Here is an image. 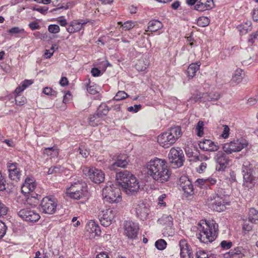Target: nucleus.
<instances>
[{
  "instance_id": "f257e3e1",
  "label": "nucleus",
  "mask_w": 258,
  "mask_h": 258,
  "mask_svg": "<svg viewBox=\"0 0 258 258\" xmlns=\"http://www.w3.org/2000/svg\"><path fill=\"white\" fill-rule=\"evenodd\" d=\"M148 176L159 183H164L169 180L171 172L165 160L157 157L150 160L146 165Z\"/></svg>"
},
{
  "instance_id": "f03ea898",
  "label": "nucleus",
  "mask_w": 258,
  "mask_h": 258,
  "mask_svg": "<svg viewBox=\"0 0 258 258\" xmlns=\"http://www.w3.org/2000/svg\"><path fill=\"white\" fill-rule=\"evenodd\" d=\"M218 224L213 220H203L198 224L199 233L197 238L202 243H208L214 241L218 233Z\"/></svg>"
},
{
  "instance_id": "7ed1b4c3",
  "label": "nucleus",
  "mask_w": 258,
  "mask_h": 258,
  "mask_svg": "<svg viewBox=\"0 0 258 258\" xmlns=\"http://www.w3.org/2000/svg\"><path fill=\"white\" fill-rule=\"evenodd\" d=\"M115 177L117 182L124 188L126 194L132 195L138 191L140 188L139 181L130 171L124 170L117 172Z\"/></svg>"
},
{
  "instance_id": "20e7f679",
  "label": "nucleus",
  "mask_w": 258,
  "mask_h": 258,
  "mask_svg": "<svg viewBox=\"0 0 258 258\" xmlns=\"http://www.w3.org/2000/svg\"><path fill=\"white\" fill-rule=\"evenodd\" d=\"M181 127L175 126L160 134L157 138L158 143L164 148H168L173 145L181 136Z\"/></svg>"
},
{
  "instance_id": "39448f33",
  "label": "nucleus",
  "mask_w": 258,
  "mask_h": 258,
  "mask_svg": "<svg viewBox=\"0 0 258 258\" xmlns=\"http://www.w3.org/2000/svg\"><path fill=\"white\" fill-rule=\"evenodd\" d=\"M229 197L225 194L224 189L218 188L208 199V202L214 210L220 212L225 210V206L229 205Z\"/></svg>"
},
{
  "instance_id": "423d86ee",
  "label": "nucleus",
  "mask_w": 258,
  "mask_h": 258,
  "mask_svg": "<svg viewBox=\"0 0 258 258\" xmlns=\"http://www.w3.org/2000/svg\"><path fill=\"white\" fill-rule=\"evenodd\" d=\"M102 196L104 200L109 203H117L121 201V191L116 184L108 182L102 189Z\"/></svg>"
},
{
  "instance_id": "0eeeda50",
  "label": "nucleus",
  "mask_w": 258,
  "mask_h": 258,
  "mask_svg": "<svg viewBox=\"0 0 258 258\" xmlns=\"http://www.w3.org/2000/svg\"><path fill=\"white\" fill-rule=\"evenodd\" d=\"M87 193L86 183L80 181L72 183L66 189V194L71 199L75 200H79L84 198L86 196Z\"/></svg>"
},
{
  "instance_id": "6e6552de",
  "label": "nucleus",
  "mask_w": 258,
  "mask_h": 258,
  "mask_svg": "<svg viewBox=\"0 0 258 258\" xmlns=\"http://www.w3.org/2000/svg\"><path fill=\"white\" fill-rule=\"evenodd\" d=\"M242 173L244 182L247 186L251 187L256 182L255 171L258 169L253 166V165L247 160H244L242 166Z\"/></svg>"
},
{
  "instance_id": "1a4fd4ad",
  "label": "nucleus",
  "mask_w": 258,
  "mask_h": 258,
  "mask_svg": "<svg viewBox=\"0 0 258 258\" xmlns=\"http://www.w3.org/2000/svg\"><path fill=\"white\" fill-rule=\"evenodd\" d=\"M168 158L171 166L174 168L181 167L185 160L183 152L179 148H171L168 154Z\"/></svg>"
},
{
  "instance_id": "9d476101",
  "label": "nucleus",
  "mask_w": 258,
  "mask_h": 258,
  "mask_svg": "<svg viewBox=\"0 0 258 258\" xmlns=\"http://www.w3.org/2000/svg\"><path fill=\"white\" fill-rule=\"evenodd\" d=\"M248 144L247 140L243 138H240L224 144L222 149L227 154H230L233 152L240 151L246 147Z\"/></svg>"
},
{
  "instance_id": "9b49d317",
  "label": "nucleus",
  "mask_w": 258,
  "mask_h": 258,
  "mask_svg": "<svg viewBox=\"0 0 258 258\" xmlns=\"http://www.w3.org/2000/svg\"><path fill=\"white\" fill-rule=\"evenodd\" d=\"M84 174L88 176L93 182L99 184L104 181L105 174L101 170L94 167H84L83 169Z\"/></svg>"
},
{
  "instance_id": "f8f14e48",
  "label": "nucleus",
  "mask_w": 258,
  "mask_h": 258,
  "mask_svg": "<svg viewBox=\"0 0 258 258\" xmlns=\"http://www.w3.org/2000/svg\"><path fill=\"white\" fill-rule=\"evenodd\" d=\"M57 200L51 197H46L43 198L40 204L41 211L47 214H53L56 210Z\"/></svg>"
},
{
  "instance_id": "ddd939ff",
  "label": "nucleus",
  "mask_w": 258,
  "mask_h": 258,
  "mask_svg": "<svg viewBox=\"0 0 258 258\" xmlns=\"http://www.w3.org/2000/svg\"><path fill=\"white\" fill-rule=\"evenodd\" d=\"M228 154L226 152L218 151L214 154V160L216 163V170L218 171H223L228 166L230 162Z\"/></svg>"
},
{
  "instance_id": "4468645a",
  "label": "nucleus",
  "mask_w": 258,
  "mask_h": 258,
  "mask_svg": "<svg viewBox=\"0 0 258 258\" xmlns=\"http://www.w3.org/2000/svg\"><path fill=\"white\" fill-rule=\"evenodd\" d=\"M134 209L138 218L143 221L147 219L150 213L148 204L142 200L139 201L134 204Z\"/></svg>"
},
{
  "instance_id": "2eb2a0df",
  "label": "nucleus",
  "mask_w": 258,
  "mask_h": 258,
  "mask_svg": "<svg viewBox=\"0 0 258 258\" xmlns=\"http://www.w3.org/2000/svg\"><path fill=\"white\" fill-rule=\"evenodd\" d=\"M179 187L183 191L184 196L186 198L192 197L194 194V189L191 181L186 176H182L178 180Z\"/></svg>"
},
{
  "instance_id": "dca6fc26",
  "label": "nucleus",
  "mask_w": 258,
  "mask_h": 258,
  "mask_svg": "<svg viewBox=\"0 0 258 258\" xmlns=\"http://www.w3.org/2000/svg\"><path fill=\"white\" fill-rule=\"evenodd\" d=\"M18 215L23 220L32 223L38 221L40 218L39 214L30 208L21 209L18 212Z\"/></svg>"
},
{
  "instance_id": "f3484780",
  "label": "nucleus",
  "mask_w": 258,
  "mask_h": 258,
  "mask_svg": "<svg viewBox=\"0 0 258 258\" xmlns=\"http://www.w3.org/2000/svg\"><path fill=\"white\" fill-rule=\"evenodd\" d=\"M115 216L114 211L111 208H106L102 209L98 215L102 225L107 227L110 225Z\"/></svg>"
},
{
  "instance_id": "a211bd4d",
  "label": "nucleus",
  "mask_w": 258,
  "mask_h": 258,
  "mask_svg": "<svg viewBox=\"0 0 258 258\" xmlns=\"http://www.w3.org/2000/svg\"><path fill=\"white\" fill-rule=\"evenodd\" d=\"M139 229L138 224L133 221H126L124 223V234L129 239H136Z\"/></svg>"
},
{
  "instance_id": "6ab92c4d",
  "label": "nucleus",
  "mask_w": 258,
  "mask_h": 258,
  "mask_svg": "<svg viewBox=\"0 0 258 258\" xmlns=\"http://www.w3.org/2000/svg\"><path fill=\"white\" fill-rule=\"evenodd\" d=\"M36 187V183L33 178L27 177L21 186L22 192L26 196L34 192Z\"/></svg>"
},
{
  "instance_id": "aec40b11",
  "label": "nucleus",
  "mask_w": 258,
  "mask_h": 258,
  "mask_svg": "<svg viewBox=\"0 0 258 258\" xmlns=\"http://www.w3.org/2000/svg\"><path fill=\"white\" fill-rule=\"evenodd\" d=\"M7 167L9 172V177L11 180L18 181L20 179L21 172L19 164L17 163L8 162Z\"/></svg>"
},
{
  "instance_id": "412c9836",
  "label": "nucleus",
  "mask_w": 258,
  "mask_h": 258,
  "mask_svg": "<svg viewBox=\"0 0 258 258\" xmlns=\"http://www.w3.org/2000/svg\"><path fill=\"white\" fill-rule=\"evenodd\" d=\"M199 146L201 150L205 151L215 152L219 149V146L217 143L209 139L199 141Z\"/></svg>"
},
{
  "instance_id": "4be33fe9",
  "label": "nucleus",
  "mask_w": 258,
  "mask_h": 258,
  "mask_svg": "<svg viewBox=\"0 0 258 258\" xmlns=\"http://www.w3.org/2000/svg\"><path fill=\"white\" fill-rule=\"evenodd\" d=\"M89 22V21L88 20H74L70 23L67 28V31L70 34L77 32L81 30L83 26Z\"/></svg>"
},
{
  "instance_id": "5701e85b",
  "label": "nucleus",
  "mask_w": 258,
  "mask_h": 258,
  "mask_svg": "<svg viewBox=\"0 0 258 258\" xmlns=\"http://www.w3.org/2000/svg\"><path fill=\"white\" fill-rule=\"evenodd\" d=\"M85 229L87 232L92 235L91 236L93 238L99 236L101 233L99 226L93 220L87 222Z\"/></svg>"
},
{
  "instance_id": "b1692460",
  "label": "nucleus",
  "mask_w": 258,
  "mask_h": 258,
  "mask_svg": "<svg viewBox=\"0 0 258 258\" xmlns=\"http://www.w3.org/2000/svg\"><path fill=\"white\" fill-rule=\"evenodd\" d=\"M214 6L213 0H199L195 6V10L205 11L211 9Z\"/></svg>"
},
{
  "instance_id": "393cba45",
  "label": "nucleus",
  "mask_w": 258,
  "mask_h": 258,
  "mask_svg": "<svg viewBox=\"0 0 258 258\" xmlns=\"http://www.w3.org/2000/svg\"><path fill=\"white\" fill-rule=\"evenodd\" d=\"M181 258H192V253L189 249L188 245L185 240H181L179 242Z\"/></svg>"
},
{
  "instance_id": "a878e982",
  "label": "nucleus",
  "mask_w": 258,
  "mask_h": 258,
  "mask_svg": "<svg viewBox=\"0 0 258 258\" xmlns=\"http://www.w3.org/2000/svg\"><path fill=\"white\" fill-rule=\"evenodd\" d=\"M245 249L242 246H237L231 249L225 254L226 258H242L244 255Z\"/></svg>"
},
{
  "instance_id": "bb28decb",
  "label": "nucleus",
  "mask_w": 258,
  "mask_h": 258,
  "mask_svg": "<svg viewBox=\"0 0 258 258\" xmlns=\"http://www.w3.org/2000/svg\"><path fill=\"white\" fill-rule=\"evenodd\" d=\"M127 156L126 155H119L117 160L110 166L111 170H115L116 167L125 168L128 164Z\"/></svg>"
},
{
  "instance_id": "cd10ccee",
  "label": "nucleus",
  "mask_w": 258,
  "mask_h": 258,
  "mask_svg": "<svg viewBox=\"0 0 258 258\" xmlns=\"http://www.w3.org/2000/svg\"><path fill=\"white\" fill-rule=\"evenodd\" d=\"M201 64L200 61H197L189 64L187 70V75L189 78H192L195 76L196 72L200 69Z\"/></svg>"
},
{
  "instance_id": "c85d7f7f",
  "label": "nucleus",
  "mask_w": 258,
  "mask_h": 258,
  "mask_svg": "<svg viewBox=\"0 0 258 258\" xmlns=\"http://www.w3.org/2000/svg\"><path fill=\"white\" fill-rule=\"evenodd\" d=\"M162 23L157 20H152L148 23V29L150 32H156L163 27Z\"/></svg>"
},
{
  "instance_id": "c756f323",
  "label": "nucleus",
  "mask_w": 258,
  "mask_h": 258,
  "mask_svg": "<svg viewBox=\"0 0 258 258\" xmlns=\"http://www.w3.org/2000/svg\"><path fill=\"white\" fill-rule=\"evenodd\" d=\"M26 202L28 204L32 207H35L39 202V200L41 198V196L36 194L32 193L30 195H27Z\"/></svg>"
},
{
  "instance_id": "7c9ffc66",
  "label": "nucleus",
  "mask_w": 258,
  "mask_h": 258,
  "mask_svg": "<svg viewBox=\"0 0 258 258\" xmlns=\"http://www.w3.org/2000/svg\"><path fill=\"white\" fill-rule=\"evenodd\" d=\"M43 154L51 158L57 157L59 154V149L56 145L52 147L45 148L44 149Z\"/></svg>"
},
{
  "instance_id": "2f4dec72",
  "label": "nucleus",
  "mask_w": 258,
  "mask_h": 258,
  "mask_svg": "<svg viewBox=\"0 0 258 258\" xmlns=\"http://www.w3.org/2000/svg\"><path fill=\"white\" fill-rule=\"evenodd\" d=\"M251 22L247 21L244 24H240L237 26V28L240 32V34L244 35L250 31L252 29Z\"/></svg>"
},
{
  "instance_id": "473e14b6",
  "label": "nucleus",
  "mask_w": 258,
  "mask_h": 258,
  "mask_svg": "<svg viewBox=\"0 0 258 258\" xmlns=\"http://www.w3.org/2000/svg\"><path fill=\"white\" fill-rule=\"evenodd\" d=\"M220 97V94L217 92H212L209 93H204V102L218 100Z\"/></svg>"
},
{
  "instance_id": "72a5a7b5",
  "label": "nucleus",
  "mask_w": 258,
  "mask_h": 258,
  "mask_svg": "<svg viewBox=\"0 0 258 258\" xmlns=\"http://www.w3.org/2000/svg\"><path fill=\"white\" fill-rule=\"evenodd\" d=\"M149 64L148 60L146 58H141L137 61L135 64L136 69L139 72L144 71L146 70Z\"/></svg>"
},
{
  "instance_id": "f704fd0d",
  "label": "nucleus",
  "mask_w": 258,
  "mask_h": 258,
  "mask_svg": "<svg viewBox=\"0 0 258 258\" xmlns=\"http://www.w3.org/2000/svg\"><path fill=\"white\" fill-rule=\"evenodd\" d=\"M109 111V108L105 104L102 103L97 108L96 113L101 118L106 116Z\"/></svg>"
},
{
  "instance_id": "c9c22d12",
  "label": "nucleus",
  "mask_w": 258,
  "mask_h": 258,
  "mask_svg": "<svg viewBox=\"0 0 258 258\" xmlns=\"http://www.w3.org/2000/svg\"><path fill=\"white\" fill-rule=\"evenodd\" d=\"M101 117L95 113L89 117V124L92 126H97L101 120Z\"/></svg>"
},
{
  "instance_id": "e433bc0d",
  "label": "nucleus",
  "mask_w": 258,
  "mask_h": 258,
  "mask_svg": "<svg viewBox=\"0 0 258 258\" xmlns=\"http://www.w3.org/2000/svg\"><path fill=\"white\" fill-rule=\"evenodd\" d=\"M159 221L161 224L167 225L168 227H171L173 225V218L170 215H163L162 217L159 219Z\"/></svg>"
},
{
  "instance_id": "4c0bfd02",
  "label": "nucleus",
  "mask_w": 258,
  "mask_h": 258,
  "mask_svg": "<svg viewBox=\"0 0 258 258\" xmlns=\"http://www.w3.org/2000/svg\"><path fill=\"white\" fill-rule=\"evenodd\" d=\"M248 221L256 223L258 221V211L254 208L249 209L248 213Z\"/></svg>"
},
{
  "instance_id": "58836bf2",
  "label": "nucleus",
  "mask_w": 258,
  "mask_h": 258,
  "mask_svg": "<svg viewBox=\"0 0 258 258\" xmlns=\"http://www.w3.org/2000/svg\"><path fill=\"white\" fill-rule=\"evenodd\" d=\"M243 71L241 69H237L232 76V81L238 83L241 82L243 78Z\"/></svg>"
},
{
  "instance_id": "ea45409f",
  "label": "nucleus",
  "mask_w": 258,
  "mask_h": 258,
  "mask_svg": "<svg viewBox=\"0 0 258 258\" xmlns=\"http://www.w3.org/2000/svg\"><path fill=\"white\" fill-rule=\"evenodd\" d=\"M196 256L197 258H216L215 254L202 250L196 252Z\"/></svg>"
},
{
  "instance_id": "a19ab883",
  "label": "nucleus",
  "mask_w": 258,
  "mask_h": 258,
  "mask_svg": "<svg viewBox=\"0 0 258 258\" xmlns=\"http://www.w3.org/2000/svg\"><path fill=\"white\" fill-rule=\"evenodd\" d=\"M210 20L206 17H200L197 20V24L199 26L204 27L209 25Z\"/></svg>"
},
{
  "instance_id": "79ce46f5",
  "label": "nucleus",
  "mask_w": 258,
  "mask_h": 258,
  "mask_svg": "<svg viewBox=\"0 0 258 258\" xmlns=\"http://www.w3.org/2000/svg\"><path fill=\"white\" fill-rule=\"evenodd\" d=\"M204 93L201 92L197 93L195 96L190 97L188 101H194V102H204Z\"/></svg>"
},
{
  "instance_id": "37998d69",
  "label": "nucleus",
  "mask_w": 258,
  "mask_h": 258,
  "mask_svg": "<svg viewBox=\"0 0 258 258\" xmlns=\"http://www.w3.org/2000/svg\"><path fill=\"white\" fill-rule=\"evenodd\" d=\"M204 123L203 121L200 120L198 121L197 125L196 127L197 131V135L198 137H202L204 135Z\"/></svg>"
},
{
  "instance_id": "c03bdc74",
  "label": "nucleus",
  "mask_w": 258,
  "mask_h": 258,
  "mask_svg": "<svg viewBox=\"0 0 258 258\" xmlns=\"http://www.w3.org/2000/svg\"><path fill=\"white\" fill-rule=\"evenodd\" d=\"M155 245L160 250H164L167 245L166 242L163 239H160L155 242Z\"/></svg>"
},
{
  "instance_id": "a18cd8bd",
  "label": "nucleus",
  "mask_w": 258,
  "mask_h": 258,
  "mask_svg": "<svg viewBox=\"0 0 258 258\" xmlns=\"http://www.w3.org/2000/svg\"><path fill=\"white\" fill-rule=\"evenodd\" d=\"M128 96V95L124 91H119L116 93L115 96L113 98V100L119 101L125 99Z\"/></svg>"
},
{
  "instance_id": "49530a36",
  "label": "nucleus",
  "mask_w": 258,
  "mask_h": 258,
  "mask_svg": "<svg viewBox=\"0 0 258 258\" xmlns=\"http://www.w3.org/2000/svg\"><path fill=\"white\" fill-rule=\"evenodd\" d=\"M118 24H121L122 29L125 31L130 30L134 27V23L131 21H127L122 24L121 22H119Z\"/></svg>"
},
{
  "instance_id": "de8ad7c7",
  "label": "nucleus",
  "mask_w": 258,
  "mask_h": 258,
  "mask_svg": "<svg viewBox=\"0 0 258 258\" xmlns=\"http://www.w3.org/2000/svg\"><path fill=\"white\" fill-rule=\"evenodd\" d=\"M43 93L47 95L50 96L52 97H56L57 95V92L53 90L50 87H45L43 90Z\"/></svg>"
},
{
  "instance_id": "09e8293b",
  "label": "nucleus",
  "mask_w": 258,
  "mask_h": 258,
  "mask_svg": "<svg viewBox=\"0 0 258 258\" xmlns=\"http://www.w3.org/2000/svg\"><path fill=\"white\" fill-rule=\"evenodd\" d=\"M48 30L51 33L56 34L60 31V28L57 25L51 24L48 26Z\"/></svg>"
},
{
  "instance_id": "8fccbe9b",
  "label": "nucleus",
  "mask_w": 258,
  "mask_h": 258,
  "mask_svg": "<svg viewBox=\"0 0 258 258\" xmlns=\"http://www.w3.org/2000/svg\"><path fill=\"white\" fill-rule=\"evenodd\" d=\"M78 150L79 151L80 154L84 158L87 157L90 154L89 151L87 150L84 146L83 145L80 146Z\"/></svg>"
},
{
  "instance_id": "3c124183",
  "label": "nucleus",
  "mask_w": 258,
  "mask_h": 258,
  "mask_svg": "<svg viewBox=\"0 0 258 258\" xmlns=\"http://www.w3.org/2000/svg\"><path fill=\"white\" fill-rule=\"evenodd\" d=\"M232 242L230 241L223 240L221 242L220 246L223 249L227 250L232 246Z\"/></svg>"
},
{
  "instance_id": "603ef678",
  "label": "nucleus",
  "mask_w": 258,
  "mask_h": 258,
  "mask_svg": "<svg viewBox=\"0 0 258 258\" xmlns=\"http://www.w3.org/2000/svg\"><path fill=\"white\" fill-rule=\"evenodd\" d=\"M8 211V207L0 200V217L6 215Z\"/></svg>"
},
{
  "instance_id": "864d4df0",
  "label": "nucleus",
  "mask_w": 258,
  "mask_h": 258,
  "mask_svg": "<svg viewBox=\"0 0 258 258\" xmlns=\"http://www.w3.org/2000/svg\"><path fill=\"white\" fill-rule=\"evenodd\" d=\"M7 230V227L5 223L0 220V239H2L6 234Z\"/></svg>"
},
{
  "instance_id": "5fc2aeb1",
  "label": "nucleus",
  "mask_w": 258,
  "mask_h": 258,
  "mask_svg": "<svg viewBox=\"0 0 258 258\" xmlns=\"http://www.w3.org/2000/svg\"><path fill=\"white\" fill-rule=\"evenodd\" d=\"M60 168L61 166L59 165L52 166L48 169L47 173L48 174H52L58 173L60 171Z\"/></svg>"
},
{
  "instance_id": "6e6d98bb",
  "label": "nucleus",
  "mask_w": 258,
  "mask_h": 258,
  "mask_svg": "<svg viewBox=\"0 0 258 258\" xmlns=\"http://www.w3.org/2000/svg\"><path fill=\"white\" fill-rule=\"evenodd\" d=\"M8 32L10 34H19L24 32V29L23 28H20L18 27H14L9 29Z\"/></svg>"
},
{
  "instance_id": "4d7b16f0",
  "label": "nucleus",
  "mask_w": 258,
  "mask_h": 258,
  "mask_svg": "<svg viewBox=\"0 0 258 258\" xmlns=\"http://www.w3.org/2000/svg\"><path fill=\"white\" fill-rule=\"evenodd\" d=\"M224 129L221 134V136L224 139L227 138L229 136L230 128L227 125H223Z\"/></svg>"
},
{
  "instance_id": "13d9d810",
  "label": "nucleus",
  "mask_w": 258,
  "mask_h": 258,
  "mask_svg": "<svg viewBox=\"0 0 258 258\" xmlns=\"http://www.w3.org/2000/svg\"><path fill=\"white\" fill-rule=\"evenodd\" d=\"M16 104L19 106L24 105L26 102V99L24 97H21L17 95L15 98Z\"/></svg>"
},
{
  "instance_id": "bf43d9fd",
  "label": "nucleus",
  "mask_w": 258,
  "mask_h": 258,
  "mask_svg": "<svg viewBox=\"0 0 258 258\" xmlns=\"http://www.w3.org/2000/svg\"><path fill=\"white\" fill-rule=\"evenodd\" d=\"M258 37V30L256 32L252 33L250 36L248 40V42L252 44L254 42L256 39H257Z\"/></svg>"
},
{
  "instance_id": "052dcab7",
  "label": "nucleus",
  "mask_w": 258,
  "mask_h": 258,
  "mask_svg": "<svg viewBox=\"0 0 258 258\" xmlns=\"http://www.w3.org/2000/svg\"><path fill=\"white\" fill-rule=\"evenodd\" d=\"M141 105L140 104H136L134 106H130L127 108V110L129 112H133L136 113L141 108Z\"/></svg>"
},
{
  "instance_id": "680f3d73",
  "label": "nucleus",
  "mask_w": 258,
  "mask_h": 258,
  "mask_svg": "<svg viewBox=\"0 0 258 258\" xmlns=\"http://www.w3.org/2000/svg\"><path fill=\"white\" fill-rule=\"evenodd\" d=\"M28 26L29 28L33 31L35 30H39L40 28V25L36 21H33L30 23Z\"/></svg>"
},
{
  "instance_id": "e2e57ef3",
  "label": "nucleus",
  "mask_w": 258,
  "mask_h": 258,
  "mask_svg": "<svg viewBox=\"0 0 258 258\" xmlns=\"http://www.w3.org/2000/svg\"><path fill=\"white\" fill-rule=\"evenodd\" d=\"M6 180L0 172V190L3 191L6 189Z\"/></svg>"
},
{
  "instance_id": "0e129e2a",
  "label": "nucleus",
  "mask_w": 258,
  "mask_h": 258,
  "mask_svg": "<svg viewBox=\"0 0 258 258\" xmlns=\"http://www.w3.org/2000/svg\"><path fill=\"white\" fill-rule=\"evenodd\" d=\"M166 194H162L158 198V204L160 206H165L166 203L164 202V200L166 198Z\"/></svg>"
},
{
  "instance_id": "69168bd1",
  "label": "nucleus",
  "mask_w": 258,
  "mask_h": 258,
  "mask_svg": "<svg viewBox=\"0 0 258 258\" xmlns=\"http://www.w3.org/2000/svg\"><path fill=\"white\" fill-rule=\"evenodd\" d=\"M33 10L37 11L42 14H45L48 11V8L47 7H40V8H33Z\"/></svg>"
},
{
  "instance_id": "338daca9",
  "label": "nucleus",
  "mask_w": 258,
  "mask_h": 258,
  "mask_svg": "<svg viewBox=\"0 0 258 258\" xmlns=\"http://www.w3.org/2000/svg\"><path fill=\"white\" fill-rule=\"evenodd\" d=\"M196 183L200 186V187H202L203 186L205 185V186H207L206 185V179H203V178H199L197 179L196 181Z\"/></svg>"
},
{
  "instance_id": "774afa93",
  "label": "nucleus",
  "mask_w": 258,
  "mask_h": 258,
  "mask_svg": "<svg viewBox=\"0 0 258 258\" xmlns=\"http://www.w3.org/2000/svg\"><path fill=\"white\" fill-rule=\"evenodd\" d=\"M87 90L88 92L91 94L95 95L97 93V91L94 86H88Z\"/></svg>"
}]
</instances>
